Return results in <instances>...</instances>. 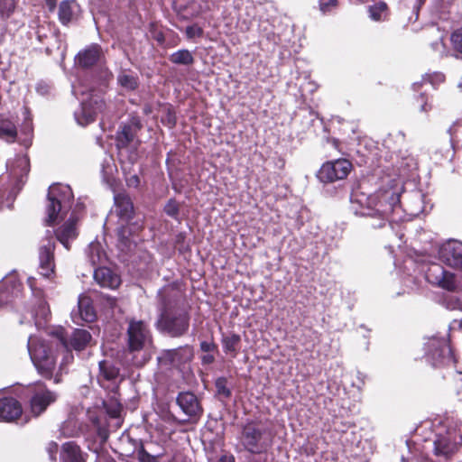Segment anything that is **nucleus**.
Wrapping results in <instances>:
<instances>
[{
	"label": "nucleus",
	"instance_id": "obj_4",
	"mask_svg": "<svg viewBox=\"0 0 462 462\" xmlns=\"http://www.w3.org/2000/svg\"><path fill=\"white\" fill-rule=\"evenodd\" d=\"M28 351L38 373L42 376L51 379L56 368V356L51 346L44 340L30 337Z\"/></svg>",
	"mask_w": 462,
	"mask_h": 462
},
{
	"label": "nucleus",
	"instance_id": "obj_15",
	"mask_svg": "<svg viewBox=\"0 0 462 462\" xmlns=\"http://www.w3.org/2000/svg\"><path fill=\"white\" fill-rule=\"evenodd\" d=\"M115 211L121 220L122 226L118 229V234L122 237L126 236V229L124 224L128 223L134 215V206L128 195L120 193L114 197Z\"/></svg>",
	"mask_w": 462,
	"mask_h": 462
},
{
	"label": "nucleus",
	"instance_id": "obj_39",
	"mask_svg": "<svg viewBox=\"0 0 462 462\" xmlns=\"http://www.w3.org/2000/svg\"><path fill=\"white\" fill-rule=\"evenodd\" d=\"M14 9V0H0V14L9 16Z\"/></svg>",
	"mask_w": 462,
	"mask_h": 462
},
{
	"label": "nucleus",
	"instance_id": "obj_21",
	"mask_svg": "<svg viewBox=\"0 0 462 462\" xmlns=\"http://www.w3.org/2000/svg\"><path fill=\"white\" fill-rule=\"evenodd\" d=\"M22 412V406L14 398L5 397L0 400V417L3 420L6 421L14 420Z\"/></svg>",
	"mask_w": 462,
	"mask_h": 462
},
{
	"label": "nucleus",
	"instance_id": "obj_24",
	"mask_svg": "<svg viewBox=\"0 0 462 462\" xmlns=\"http://www.w3.org/2000/svg\"><path fill=\"white\" fill-rule=\"evenodd\" d=\"M192 356V351L189 347H181L178 349L167 350L163 353L161 360H165L173 365H179Z\"/></svg>",
	"mask_w": 462,
	"mask_h": 462
},
{
	"label": "nucleus",
	"instance_id": "obj_30",
	"mask_svg": "<svg viewBox=\"0 0 462 462\" xmlns=\"http://www.w3.org/2000/svg\"><path fill=\"white\" fill-rule=\"evenodd\" d=\"M119 375V369L107 360L99 362V380L116 381Z\"/></svg>",
	"mask_w": 462,
	"mask_h": 462
},
{
	"label": "nucleus",
	"instance_id": "obj_50",
	"mask_svg": "<svg viewBox=\"0 0 462 462\" xmlns=\"http://www.w3.org/2000/svg\"><path fill=\"white\" fill-rule=\"evenodd\" d=\"M201 360H202V363L203 364H211L214 362L215 360V357L213 355H211L210 353H207L206 355H204L202 357H201Z\"/></svg>",
	"mask_w": 462,
	"mask_h": 462
},
{
	"label": "nucleus",
	"instance_id": "obj_46",
	"mask_svg": "<svg viewBox=\"0 0 462 462\" xmlns=\"http://www.w3.org/2000/svg\"><path fill=\"white\" fill-rule=\"evenodd\" d=\"M428 79H429V81L432 84V85H435L437 83H440V82H443L444 79H445V77L442 73H434L432 75H428Z\"/></svg>",
	"mask_w": 462,
	"mask_h": 462
},
{
	"label": "nucleus",
	"instance_id": "obj_8",
	"mask_svg": "<svg viewBox=\"0 0 462 462\" xmlns=\"http://www.w3.org/2000/svg\"><path fill=\"white\" fill-rule=\"evenodd\" d=\"M352 164L348 160L338 159L327 162L318 172L319 179L323 182H333L345 179L350 172Z\"/></svg>",
	"mask_w": 462,
	"mask_h": 462
},
{
	"label": "nucleus",
	"instance_id": "obj_27",
	"mask_svg": "<svg viewBox=\"0 0 462 462\" xmlns=\"http://www.w3.org/2000/svg\"><path fill=\"white\" fill-rule=\"evenodd\" d=\"M60 459L61 462H85L79 447L71 441L63 444Z\"/></svg>",
	"mask_w": 462,
	"mask_h": 462
},
{
	"label": "nucleus",
	"instance_id": "obj_32",
	"mask_svg": "<svg viewBox=\"0 0 462 462\" xmlns=\"http://www.w3.org/2000/svg\"><path fill=\"white\" fill-rule=\"evenodd\" d=\"M240 340V336L236 334H231L224 337L222 339L224 351L226 353H231L232 356H236Z\"/></svg>",
	"mask_w": 462,
	"mask_h": 462
},
{
	"label": "nucleus",
	"instance_id": "obj_37",
	"mask_svg": "<svg viewBox=\"0 0 462 462\" xmlns=\"http://www.w3.org/2000/svg\"><path fill=\"white\" fill-rule=\"evenodd\" d=\"M104 405L106 407V412L111 417L117 418L120 416L122 406L117 400L111 398L110 400L104 402Z\"/></svg>",
	"mask_w": 462,
	"mask_h": 462
},
{
	"label": "nucleus",
	"instance_id": "obj_34",
	"mask_svg": "<svg viewBox=\"0 0 462 462\" xmlns=\"http://www.w3.org/2000/svg\"><path fill=\"white\" fill-rule=\"evenodd\" d=\"M17 135L15 125L12 122H4L0 125V138L7 142H14Z\"/></svg>",
	"mask_w": 462,
	"mask_h": 462
},
{
	"label": "nucleus",
	"instance_id": "obj_47",
	"mask_svg": "<svg viewBox=\"0 0 462 462\" xmlns=\"http://www.w3.org/2000/svg\"><path fill=\"white\" fill-rule=\"evenodd\" d=\"M126 183L129 187L136 188L140 183L139 177L136 174L131 175L126 179Z\"/></svg>",
	"mask_w": 462,
	"mask_h": 462
},
{
	"label": "nucleus",
	"instance_id": "obj_22",
	"mask_svg": "<svg viewBox=\"0 0 462 462\" xmlns=\"http://www.w3.org/2000/svg\"><path fill=\"white\" fill-rule=\"evenodd\" d=\"M93 275L96 282L104 288L116 289L121 282L120 277L106 267L95 269Z\"/></svg>",
	"mask_w": 462,
	"mask_h": 462
},
{
	"label": "nucleus",
	"instance_id": "obj_38",
	"mask_svg": "<svg viewBox=\"0 0 462 462\" xmlns=\"http://www.w3.org/2000/svg\"><path fill=\"white\" fill-rule=\"evenodd\" d=\"M217 393L224 398H229L231 391L227 385V380L225 377H219L216 380Z\"/></svg>",
	"mask_w": 462,
	"mask_h": 462
},
{
	"label": "nucleus",
	"instance_id": "obj_43",
	"mask_svg": "<svg viewBox=\"0 0 462 462\" xmlns=\"http://www.w3.org/2000/svg\"><path fill=\"white\" fill-rule=\"evenodd\" d=\"M203 34V30L197 24L188 26L186 28V35L188 38L200 37Z\"/></svg>",
	"mask_w": 462,
	"mask_h": 462
},
{
	"label": "nucleus",
	"instance_id": "obj_2",
	"mask_svg": "<svg viewBox=\"0 0 462 462\" xmlns=\"http://www.w3.org/2000/svg\"><path fill=\"white\" fill-rule=\"evenodd\" d=\"M189 317L186 310L177 306L175 302L162 300L161 316L157 322L160 330L171 337L185 334L189 326Z\"/></svg>",
	"mask_w": 462,
	"mask_h": 462
},
{
	"label": "nucleus",
	"instance_id": "obj_6",
	"mask_svg": "<svg viewBox=\"0 0 462 462\" xmlns=\"http://www.w3.org/2000/svg\"><path fill=\"white\" fill-rule=\"evenodd\" d=\"M152 344L147 325L142 320L131 319L127 328V346L131 353L141 352Z\"/></svg>",
	"mask_w": 462,
	"mask_h": 462
},
{
	"label": "nucleus",
	"instance_id": "obj_10",
	"mask_svg": "<svg viewBox=\"0 0 462 462\" xmlns=\"http://www.w3.org/2000/svg\"><path fill=\"white\" fill-rule=\"evenodd\" d=\"M83 208L81 203H77L69 219L55 231L57 240L66 249H69V242L75 240L78 236L77 222L79 217L77 215Z\"/></svg>",
	"mask_w": 462,
	"mask_h": 462
},
{
	"label": "nucleus",
	"instance_id": "obj_42",
	"mask_svg": "<svg viewBox=\"0 0 462 462\" xmlns=\"http://www.w3.org/2000/svg\"><path fill=\"white\" fill-rule=\"evenodd\" d=\"M165 213L174 218H177L179 214V205L175 200L171 199L164 207Z\"/></svg>",
	"mask_w": 462,
	"mask_h": 462
},
{
	"label": "nucleus",
	"instance_id": "obj_13",
	"mask_svg": "<svg viewBox=\"0 0 462 462\" xmlns=\"http://www.w3.org/2000/svg\"><path fill=\"white\" fill-rule=\"evenodd\" d=\"M439 260L455 269L462 268V242L448 240L439 250Z\"/></svg>",
	"mask_w": 462,
	"mask_h": 462
},
{
	"label": "nucleus",
	"instance_id": "obj_25",
	"mask_svg": "<svg viewBox=\"0 0 462 462\" xmlns=\"http://www.w3.org/2000/svg\"><path fill=\"white\" fill-rule=\"evenodd\" d=\"M91 335L85 329H74L70 337L69 346L76 351L83 350L91 341Z\"/></svg>",
	"mask_w": 462,
	"mask_h": 462
},
{
	"label": "nucleus",
	"instance_id": "obj_11",
	"mask_svg": "<svg viewBox=\"0 0 462 462\" xmlns=\"http://www.w3.org/2000/svg\"><path fill=\"white\" fill-rule=\"evenodd\" d=\"M54 249L55 244L49 234L42 240L39 246V269L40 273L49 278L53 273L55 268L54 263Z\"/></svg>",
	"mask_w": 462,
	"mask_h": 462
},
{
	"label": "nucleus",
	"instance_id": "obj_14",
	"mask_svg": "<svg viewBox=\"0 0 462 462\" xmlns=\"http://www.w3.org/2000/svg\"><path fill=\"white\" fill-rule=\"evenodd\" d=\"M426 277L430 282L447 291H454L457 287V280L454 273L444 270L438 263H433L429 267Z\"/></svg>",
	"mask_w": 462,
	"mask_h": 462
},
{
	"label": "nucleus",
	"instance_id": "obj_44",
	"mask_svg": "<svg viewBox=\"0 0 462 462\" xmlns=\"http://www.w3.org/2000/svg\"><path fill=\"white\" fill-rule=\"evenodd\" d=\"M16 164L22 169V171L27 173L29 171L30 163L29 159L26 156H19L16 159Z\"/></svg>",
	"mask_w": 462,
	"mask_h": 462
},
{
	"label": "nucleus",
	"instance_id": "obj_53",
	"mask_svg": "<svg viewBox=\"0 0 462 462\" xmlns=\"http://www.w3.org/2000/svg\"><path fill=\"white\" fill-rule=\"evenodd\" d=\"M73 93L77 97H78L79 94H80L82 96L85 94L84 90L82 89V87L79 86H79H73Z\"/></svg>",
	"mask_w": 462,
	"mask_h": 462
},
{
	"label": "nucleus",
	"instance_id": "obj_36",
	"mask_svg": "<svg viewBox=\"0 0 462 462\" xmlns=\"http://www.w3.org/2000/svg\"><path fill=\"white\" fill-rule=\"evenodd\" d=\"M55 334H56L57 338L59 339V341L62 345V346L67 351V354L64 356L63 361L61 362V365H60L62 366L63 365L69 364L73 359V356H72V354L69 351V347L70 346H69L68 340L64 337L63 330L62 329H59V330L56 331Z\"/></svg>",
	"mask_w": 462,
	"mask_h": 462
},
{
	"label": "nucleus",
	"instance_id": "obj_7",
	"mask_svg": "<svg viewBox=\"0 0 462 462\" xmlns=\"http://www.w3.org/2000/svg\"><path fill=\"white\" fill-rule=\"evenodd\" d=\"M426 356L434 367L448 365L454 363L452 351L444 338L433 337L427 343Z\"/></svg>",
	"mask_w": 462,
	"mask_h": 462
},
{
	"label": "nucleus",
	"instance_id": "obj_31",
	"mask_svg": "<svg viewBox=\"0 0 462 462\" xmlns=\"http://www.w3.org/2000/svg\"><path fill=\"white\" fill-rule=\"evenodd\" d=\"M368 13L373 21H384L388 17V6L384 2H378L368 7Z\"/></svg>",
	"mask_w": 462,
	"mask_h": 462
},
{
	"label": "nucleus",
	"instance_id": "obj_19",
	"mask_svg": "<svg viewBox=\"0 0 462 462\" xmlns=\"http://www.w3.org/2000/svg\"><path fill=\"white\" fill-rule=\"evenodd\" d=\"M177 403L189 417L198 416L202 411L198 398L189 392L180 393L177 397Z\"/></svg>",
	"mask_w": 462,
	"mask_h": 462
},
{
	"label": "nucleus",
	"instance_id": "obj_35",
	"mask_svg": "<svg viewBox=\"0 0 462 462\" xmlns=\"http://www.w3.org/2000/svg\"><path fill=\"white\" fill-rule=\"evenodd\" d=\"M170 60L175 64L189 65L193 63L194 59L188 50H180L171 55Z\"/></svg>",
	"mask_w": 462,
	"mask_h": 462
},
{
	"label": "nucleus",
	"instance_id": "obj_12",
	"mask_svg": "<svg viewBox=\"0 0 462 462\" xmlns=\"http://www.w3.org/2000/svg\"><path fill=\"white\" fill-rule=\"evenodd\" d=\"M264 430L254 423H247L242 431L241 441L246 450L251 453H261L267 444L263 440Z\"/></svg>",
	"mask_w": 462,
	"mask_h": 462
},
{
	"label": "nucleus",
	"instance_id": "obj_33",
	"mask_svg": "<svg viewBox=\"0 0 462 462\" xmlns=\"http://www.w3.org/2000/svg\"><path fill=\"white\" fill-rule=\"evenodd\" d=\"M88 258L92 265L102 263L105 259V254L101 251L98 244H90L88 249Z\"/></svg>",
	"mask_w": 462,
	"mask_h": 462
},
{
	"label": "nucleus",
	"instance_id": "obj_48",
	"mask_svg": "<svg viewBox=\"0 0 462 462\" xmlns=\"http://www.w3.org/2000/svg\"><path fill=\"white\" fill-rule=\"evenodd\" d=\"M58 450V445L54 442L50 443L48 447V452L50 454V457L52 460H55V454Z\"/></svg>",
	"mask_w": 462,
	"mask_h": 462
},
{
	"label": "nucleus",
	"instance_id": "obj_41",
	"mask_svg": "<svg viewBox=\"0 0 462 462\" xmlns=\"http://www.w3.org/2000/svg\"><path fill=\"white\" fill-rule=\"evenodd\" d=\"M453 48L462 53V30L454 32L451 35Z\"/></svg>",
	"mask_w": 462,
	"mask_h": 462
},
{
	"label": "nucleus",
	"instance_id": "obj_5",
	"mask_svg": "<svg viewBox=\"0 0 462 462\" xmlns=\"http://www.w3.org/2000/svg\"><path fill=\"white\" fill-rule=\"evenodd\" d=\"M459 424H462L460 419L450 418L446 430L436 435L433 450L437 457L447 458L457 451L458 444L462 442L457 429Z\"/></svg>",
	"mask_w": 462,
	"mask_h": 462
},
{
	"label": "nucleus",
	"instance_id": "obj_55",
	"mask_svg": "<svg viewBox=\"0 0 462 462\" xmlns=\"http://www.w3.org/2000/svg\"><path fill=\"white\" fill-rule=\"evenodd\" d=\"M55 382H56V383H59V382H60V379L56 377V378H55Z\"/></svg>",
	"mask_w": 462,
	"mask_h": 462
},
{
	"label": "nucleus",
	"instance_id": "obj_28",
	"mask_svg": "<svg viewBox=\"0 0 462 462\" xmlns=\"http://www.w3.org/2000/svg\"><path fill=\"white\" fill-rule=\"evenodd\" d=\"M116 142L117 147L120 150L127 149L128 147L135 148L137 141L134 140V134L132 126L124 125L117 134Z\"/></svg>",
	"mask_w": 462,
	"mask_h": 462
},
{
	"label": "nucleus",
	"instance_id": "obj_16",
	"mask_svg": "<svg viewBox=\"0 0 462 462\" xmlns=\"http://www.w3.org/2000/svg\"><path fill=\"white\" fill-rule=\"evenodd\" d=\"M50 315L51 311L45 300L36 298L32 309L28 311V316H23L20 322L22 324L33 322L37 328H42L47 322Z\"/></svg>",
	"mask_w": 462,
	"mask_h": 462
},
{
	"label": "nucleus",
	"instance_id": "obj_51",
	"mask_svg": "<svg viewBox=\"0 0 462 462\" xmlns=\"http://www.w3.org/2000/svg\"><path fill=\"white\" fill-rule=\"evenodd\" d=\"M175 122H176V118H175L174 114H172L171 112L169 111V113L167 115V123H168L169 126L170 127L173 126L175 125Z\"/></svg>",
	"mask_w": 462,
	"mask_h": 462
},
{
	"label": "nucleus",
	"instance_id": "obj_49",
	"mask_svg": "<svg viewBox=\"0 0 462 462\" xmlns=\"http://www.w3.org/2000/svg\"><path fill=\"white\" fill-rule=\"evenodd\" d=\"M149 358L150 356L146 353H143L141 359H134L133 363L137 366H142Z\"/></svg>",
	"mask_w": 462,
	"mask_h": 462
},
{
	"label": "nucleus",
	"instance_id": "obj_3",
	"mask_svg": "<svg viewBox=\"0 0 462 462\" xmlns=\"http://www.w3.org/2000/svg\"><path fill=\"white\" fill-rule=\"evenodd\" d=\"M73 193L69 185L53 184L49 188L46 204L45 219L48 225H52L71 208Z\"/></svg>",
	"mask_w": 462,
	"mask_h": 462
},
{
	"label": "nucleus",
	"instance_id": "obj_1",
	"mask_svg": "<svg viewBox=\"0 0 462 462\" xmlns=\"http://www.w3.org/2000/svg\"><path fill=\"white\" fill-rule=\"evenodd\" d=\"M400 199L393 190L379 191L372 195L356 190L351 195V208L356 215L368 216L378 218L377 223H373L374 227H382L391 214L399 209Z\"/></svg>",
	"mask_w": 462,
	"mask_h": 462
},
{
	"label": "nucleus",
	"instance_id": "obj_26",
	"mask_svg": "<svg viewBox=\"0 0 462 462\" xmlns=\"http://www.w3.org/2000/svg\"><path fill=\"white\" fill-rule=\"evenodd\" d=\"M117 83L127 91L135 90L139 86V78L136 73L122 69L117 75Z\"/></svg>",
	"mask_w": 462,
	"mask_h": 462
},
{
	"label": "nucleus",
	"instance_id": "obj_29",
	"mask_svg": "<svg viewBox=\"0 0 462 462\" xmlns=\"http://www.w3.org/2000/svg\"><path fill=\"white\" fill-rule=\"evenodd\" d=\"M79 10L75 1H63L59 6V18L63 24L70 23Z\"/></svg>",
	"mask_w": 462,
	"mask_h": 462
},
{
	"label": "nucleus",
	"instance_id": "obj_40",
	"mask_svg": "<svg viewBox=\"0 0 462 462\" xmlns=\"http://www.w3.org/2000/svg\"><path fill=\"white\" fill-rule=\"evenodd\" d=\"M337 6V0H320L319 8L323 14L330 13Z\"/></svg>",
	"mask_w": 462,
	"mask_h": 462
},
{
	"label": "nucleus",
	"instance_id": "obj_20",
	"mask_svg": "<svg viewBox=\"0 0 462 462\" xmlns=\"http://www.w3.org/2000/svg\"><path fill=\"white\" fill-rule=\"evenodd\" d=\"M102 50L97 44H93L79 51L75 58L77 65L88 68L96 64L101 58Z\"/></svg>",
	"mask_w": 462,
	"mask_h": 462
},
{
	"label": "nucleus",
	"instance_id": "obj_17",
	"mask_svg": "<svg viewBox=\"0 0 462 462\" xmlns=\"http://www.w3.org/2000/svg\"><path fill=\"white\" fill-rule=\"evenodd\" d=\"M71 319L75 324L81 322H92L96 319V313L91 304V300L85 295L79 297L78 307L71 312Z\"/></svg>",
	"mask_w": 462,
	"mask_h": 462
},
{
	"label": "nucleus",
	"instance_id": "obj_45",
	"mask_svg": "<svg viewBox=\"0 0 462 462\" xmlns=\"http://www.w3.org/2000/svg\"><path fill=\"white\" fill-rule=\"evenodd\" d=\"M200 349L205 353H210L217 349V346L213 342L203 341L200 343Z\"/></svg>",
	"mask_w": 462,
	"mask_h": 462
},
{
	"label": "nucleus",
	"instance_id": "obj_54",
	"mask_svg": "<svg viewBox=\"0 0 462 462\" xmlns=\"http://www.w3.org/2000/svg\"><path fill=\"white\" fill-rule=\"evenodd\" d=\"M427 106H428L427 103L423 104V105L421 106V107H420V110H421V111H425V112H426V111H428L429 109H430V107H429V108H428Z\"/></svg>",
	"mask_w": 462,
	"mask_h": 462
},
{
	"label": "nucleus",
	"instance_id": "obj_18",
	"mask_svg": "<svg viewBox=\"0 0 462 462\" xmlns=\"http://www.w3.org/2000/svg\"><path fill=\"white\" fill-rule=\"evenodd\" d=\"M57 400V394L47 389H40L31 399V411L35 416H39L46 408Z\"/></svg>",
	"mask_w": 462,
	"mask_h": 462
},
{
	"label": "nucleus",
	"instance_id": "obj_9",
	"mask_svg": "<svg viewBox=\"0 0 462 462\" xmlns=\"http://www.w3.org/2000/svg\"><path fill=\"white\" fill-rule=\"evenodd\" d=\"M105 103L97 95H91L88 100L82 99L81 107L75 112V118L81 125L93 122L98 113L103 111Z\"/></svg>",
	"mask_w": 462,
	"mask_h": 462
},
{
	"label": "nucleus",
	"instance_id": "obj_52",
	"mask_svg": "<svg viewBox=\"0 0 462 462\" xmlns=\"http://www.w3.org/2000/svg\"><path fill=\"white\" fill-rule=\"evenodd\" d=\"M218 462H235V457L233 455H223Z\"/></svg>",
	"mask_w": 462,
	"mask_h": 462
},
{
	"label": "nucleus",
	"instance_id": "obj_23",
	"mask_svg": "<svg viewBox=\"0 0 462 462\" xmlns=\"http://www.w3.org/2000/svg\"><path fill=\"white\" fill-rule=\"evenodd\" d=\"M20 291V283L14 277L5 278L0 282V307L9 302Z\"/></svg>",
	"mask_w": 462,
	"mask_h": 462
}]
</instances>
